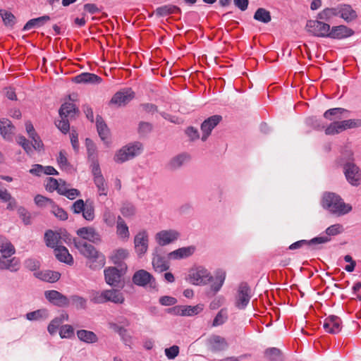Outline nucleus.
I'll use <instances>...</instances> for the list:
<instances>
[{"label": "nucleus", "mask_w": 361, "mask_h": 361, "mask_svg": "<svg viewBox=\"0 0 361 361\" xmlns=\"http://www.w3.org/2000/svg\"><path fill=\"white\" fill-rule=\"evenodd\" d=\"M322 205L331 214L342 216L352 210L349 204H345L341 197L334 192H326L323 196Z\"/></svg>", "instance_id": "1"}, {"label": "nucleus", "mask_w": 361, "mask_h": 361, "mask_svg": "<svg viewBox=\"0 0 361 361\" xmlns=\"http://www.w3.org/2000/svg\"><path fill=\"white\" fill-rule=\"evenodd\" d=\"M143 151L140 142L130 143L116 151L114 161L117 164H123L139 156Z\"/></svg>", "instance_id": "2"}, {"label": "nucleus", "mask_w": 361, "mask_h": 361, "mask_svg": "<svg viewBox=\"0 0 361 361\" xmlns=\"http://www.w3.org/2000/svg\"><path fill=\"white\" fill-rule=\"evenodd\" d=\"M252 298V290L246 282H241L236 290L235 296V307L238 310H245L250 303Z\"/></svg>", "instance_id": "3"}, {"label": "nucleus", "mask_w": 361, "mask_h": 361, "mask_svg": "<svg viewBox=\"0 0 361 361\" xmlns=\"http://www.w3.org/2000/svg\"><path fill=\"white\" fill-rule=\"evenodd\" d=\"M330 241V238L327 236H317L313 238L312 239L307 240H300L292 243L289 246L290 250H296L299 249L303 246H306L307 249L310 251L321 250L322 248V244L328 243Z\"/></svg>", "instance_id": "4"}, {"label": "nucleus", "mask_w": 361, "mask_h": 361, "mask_svg": "<svg viewBox=\"0 0 361 361\" xmlns=\"http://www.w3.org/2000/svg\"><path fill=\"white\" fill-rule=\"evenodd\" d=\"M188 279L190 283L196 286L206 285L209 282L213 281V277L210 275L209 271L202 267L190 269Z\"/></svg>", "instance_id": "5"}, {"label": "nucleus", "mask_w": 361, "mask_h": 361, "mask_svg": "<svg viewBox=\"0 0 361 361\" xmlns=\"http://www.w3.org/2000/svg\"><path fill=\"white\" fill-rule=\"evenodd\" d=\"M330 25L319 19L307 21L305 30L310 35L317 37H328Z\"/></svg>", "instance_id": "6"}, {"label": "nucleus", "mask_w": 361, "mask_h": 361, "mask_svg": "<svg viewBox=\"0 0 361 361\" xmlns=\"http://www.w3.org/2000/svg\"><path fill=\"white\" fill-rule=\"evenodd\" d=\"M44 297L50 303L59 307H66L70 305L69 298L55 290H46Z\"/></svg>", "instance_id": "7"}, {"label": "nucleus", "mask_w": 361, "mask_h": 361, "mask_svg": "<svg viewBox=\"0 0 361 361\" xmlns=\"http://www.w3.org/2000/svg\"><path fill=\"white\" fill-rule=\"evenodd\" d=\"M76 233L83 240H88L94 244L99 245L102 243V236L94 227H82L77 230Z\"/></svg>", "instance_id": "8"}, {"label": "nucleus", "mask_w": 361, "mask_h": 361, "mask_svg": "<svg viewBox=\"0 0 361 361\" xmlns=\"http://www.w3.org/2000/svg\"><path fill=\"white\" fill-rule=\"evenodd\" d=\"M134 97L135 93L130 88L123 89L114 94L110 103L117 106H126Z\"/></svg>", "instance_id": "9"}, {"label": "nucleus", "mask_w": 361, "mask_h": 361, "mask_svg": "<svg viewBox=\"0 0 361 361\" xmlns=\"http://www.w3.org/2000/svg\"><path fill=\"white\" fill-rule=\"evenodd\" d=\"M344 173L348 181L353 185L357 186L361 183V174L358 167L351 162H348L343 167Z\"/></svg>", "instance_id": "10"}, {"label": "nucleus", "mask_w": 361, "mask_h": 361, "mask_svg": "<svg viewBox=\"0 0 361 361\" xmlns=\"http://www.w3.org/2000/svg\"><path fill=\"white\" fill-rule=\"evenodd\" d=\"M179 236L176 230H162L155 235V240L160 246H165L176 241Z\"/></svg>", "instance_id": "11"}, {"label": "nucleus", "mask_w": 361, "mask_h": 361, "mask_svg": "<svg viewBox=\"0 0 361 361\" xmlns=\"http://www.w3.org/2000/svg\"><path fill=\"white\" fill-rule=\"evenodd\" d=\"M149 238L146 231H142L135 236V250L139 257L146 253L148 249Z\"/></svg>", "instance_id": "12"}, {"label": "nucleus", "mask_w": 361, "mask_h": 361, "mask_svg": "<svg viewBox=\"0 0 361 361\" xmlns=\"http://www.w3.org/2000/svg\"><path fill=\"white\" fill-rule=\"evenodd\" d=\"M222 116L220 115H214L203 121L201 124V130L202 132V140L206 141L210 135L212 130L221 121Z\"/></svg>", "instance_id": "13"}, {"label": "nucleus", "mask_w": 361, "mask_h": 361, "mask_svg": "<svg viewBox=\"0 0 361 361\" xmlns=\"http://www.w3.org/2000/svg\"><path fill=\"white\" fill-rule=\"evenodd\" d=\"M354 35V31L343 25L330 27L327 38L334 39H342Z\"/></svg>", "instance_id": "14"}, {"label": "nucleus", "mask_w": 361, "mask_h": 361, "mask_svg": "<svg viewBox=\"0 0 361 361\" xmlns=\"http://www.w3.org/2000/svg\"><path fill=\"white\" fill-rule=\"evenodd\" d=\"M191 156L187 152H183L173 157L166 164V169L174 171L180 169L183 165L189 162Z\"/></svg>", "instance_id": "15"}, {"label": "nucleus", "mask_w": 361, "mask_h": 361, "mask_svg": "<svg viewBox=\"0 0 361 361\" xmlns=\"http://www.w3.org/2000/svg\"><path fill=\"white\" fill-rule=\"evenodd\" d=\"M129 256V252L124 248H118L113 251L110 259L112 262L121 269V271H126L127 265L124 263V260Z\"/></svg>", "instance_id": "16"}, {"label": "nucleus", "mask_w": 361, "mask_h": 361, "mask_svg": "<svg viewBox=\"0 0 361 361\" xmlns=\"http://www.w3.org/2000/svg\"><path fill=\"white\" fill-rule=\"evenodd\" d=\"M337 16L343 19L345 22L350 23L357 18L356 11L351 5L346 4H338L336 6Z\"/></svg>", "instance_id": "17"}, {"label": "nucleus", "mask_w": 361, "mask_h": 361, "mask_svg": "<svg viewBox=\"0 0 361 361\" xmlns=\"http://www.w3.org/2000/svg\"><path fill=\"white\" fill-rule=\"evenodd\" d=\"M104 277L106 283L111 286H117L119 283L121 274H125L126 271H121L117 267H110L104 269Z\"/></svg>", "instance_id": "18"}, {"label": "nucleus", "mask_w": 361, "mask_h": 361, "mask_svg": "<svg viewBox=\"0 0 361 361\" xmlns=\"http://www.w3.org/2000/svg\"><path fill=\"white\" fill-rule=\"evenodd\" d=\"M341 319L335 315H330L326 317L323 324V327L329 334H338L341 331Z\"/></svg>", "instance_id": "19"}, {"label": "nucleus", "mask_w": 361, "mask_h": 361, "mask_svg": "<svg viewBox=\"0 0 361 361\" xmlns=\"http://www.w3.org/2000/svg\"><path fill=\"white\" fill-rule=\"evenodd\" d=\"M207 345L212 352L225 350L228 346L226 340L219 335H212L207 339Z\"/></svg>", "instance_id": "20"}, {"label": "nucleus", "mask_w": 361, "mask_h": 361, "mask_svg": "<svg viewBox=\"0 0 361 361\" xmlns=\"http://www.w3.org/2000/svg\"><path fill=\"white\" fill-rule=\"evenodd\" d=\"M75 247L87 259L93 257L99 251L92 245L85 241L74 239Z\"/></svg>", "instance_id": "21"}, {"label": "nucleus", "mask_w": 361, "mask_h": 361, "mask_svg": "<svg viewBox=\"0 0 361 361\" xmlns=\"http://www.w3.org/2000/svg\"><path fill=\"white\" fill-rule=\"evenodd\" d=\"M133 282L139 286H145L152 281H154L153 276L144 269L137 271L133 276Z\"/></svg>", "instance_id": "22"}, {"label": "nucleus", "mask_w": 361, "mask_h": 361, "mask_svg": "<svg viewBox=\"0 0 361 361\" xmlns=\"http://www.w3.org/2000/svg\"><path fill=\"white\" fill-rule=\"evenodd\" d=\"M34 276L43 281L55 283L59 280L61 274L59 271L45 270L35 271Z\"/></svg>", "instance_id": "23"}, {"label": "nucleus", "mask_w": 361, "mask_h": 361, "mask_svg": "<svg viewBox=\"0 0 361 361\" xmlns=\"http://www.w3.org/2000/svg\"><path fill=\"white\" fill-rule=\"evenodd\" d=\"M79 109L73 103L65 102L59 111L60 118H74L79 114Z\"/></svg>", "instance_id": "24"}, {"label": "nucleus", "mask_w": 361, "mask_h": 361, "mask_svg": "<svg viewBox=\"0 0 361 361\" xmlns=\"http://www.w3.org/2000/svg\"><path fill=\"white\" fill-rule=\"evenodd\" d=\"M54 254L59 261L68 265L73 264V258L65 246H56L54 249Z\"/></svg>", "instance_id": "25"}, {"label": "nucleus", "mask_w": 361, "mask_h": 361, "mask_svg": "<svg viewBox=\"0 0 361 361\" xmlns=\"http://www.w3.org/2000/svg\"><path fill=\"white\" fill-rule=\"evenodd\" d=\"M106 264V257L104 254L99 252L93 257L87 259V266L92 270L100 269Z\"/></svg>", "instance_id": "26"}, {"label": "nucleus", "mask_w": 361, "mask_h": 361, "mask_svg": "<svg viewBox=\"0 0 361 361\" xmlns=\"http://www.w3.org/2000/svg\"><path fill=\"white\" fill-rule=\"evenodd\" d=\"M75 83H91L98 84L101 82L102 78L96 74L90 73H82L76 75L73 79Z\"/></svg>", "instance_id": "27"}, {"label": "nucleus", "mask_w": 361, "mask_h": 361, "mask_svg": "<svg viewBox=\"0 0 361 361\" xmlns=\"http://www.w3.org/2000/svg\"><path fill=\"white\" fill-rule=\"evenodd\" d=\"M195 251V246L183 247L169 254V258L179 259L191 256Z\"/></svg>", "instance_id": "28"}, {"label": "nucleus", "mask_w": 361, "mask_h": 361, "mask_svg": "<svg viewBox=\"0 0 361 361\" xmlns=\"http://www.w3.org/2000/svg\"><path fill=\"white\" fill-rule=\"evenodd\" d=\"M349 111L343 108H333L328 109L324 114V117L328 120L332 121L341 119L343 117H347Z\"/></svg>", "instance_id": "29"}, {"label": "nucleus", "mask_w": 361, "mask_h": 361, "mask_svg": "<svg viewBox=\"0 0 361 361\" xmlns=\"http://www.w3.org/2000/svg\"><path fill=\"white\" fill-rule=\"evenodd\" d=\"M0 252L3 257H9L16 252V250L12 243L6 238L0 235Z\"/></svg>", "instance_id": "30"}, {"label": "nucleus", "mask_w": 361, "mask_h": 361, "mask_svg": "<svg viewBox=\"0 0 361 361\" xmlns=\"http://www.w3.org/2000/svg\"><path fill=\"white\" fill-rule=\"evenodd\" d=\"M15 127L7 118L0 120V133L4 139H10L13 133Z\"/></svg>", "instance_id": "31"}, {"label": "nucleus", "mask_w": 361, "mask_h": 361, "mask_svg": "<svg viewBox=\"0 0 361 361\" xmlns=\"http://www.w3.org/2000/svg\"><path fill=\"white\" fill-rule=\"evenodd\" d=\"M77 336L80 341L86 343H94L98 341L97 336L91 331L78 330L77 331Z\"/></svg>", "instance_id": "32"}, {"label": "nucleus", "mask_w": 361, "mask_h": 361, "mask_svg": "<svg viewBox=\"0 0 361 361\" xmlns=\"http://www.w3.org/2000/svg\"><path fill=\"white\" fill-rule=\"evenodd\" d=\"M96 126L99 136L102 140L105 142L108 138L109 130L102 117L99 115H97L96 117Z\"/></svg>", "instance_id": "33"}, {"label": "nucleus", "mask_w": 361, "mask_h": 361, "mask_svg": "<svg viewBox=\"0 0 361 361\" xmlns=\"http://www.w3.org/2000/svg\"><path fill=\"white\" fill-rule=\"evenodd\" d=\"M176 13H180V8L171 4L159 6L155 11V13L158 17H164Z\"/></svg>", "instance_id": "34"}, {"label": "nucleus", "mask_w": 361, "mask_h": 361, "mask_svg": "<svg viewBox=\"0 0 361 361\" xmlns=\"http://www.w3.org/2000/svg\"><path fill=\"white\" fill-rule=\"evenodd\" d=\"M49 20L50 17L49 16H43L39 18H32L25 23L23 28V30L26 31L31 30L34 27H41Z\"/></svg>", "instance_id": "35"}, {"label": "nucleus", "mask_w": 361, "mask_h": 361, "mask_svg": "<svg viewBox=\"0 0 361 361\" xmlns=\"http://www.w3.org/2000/svg\"><path fill=\"white\" fill-rule=\"evenodd\" d=\"M106 302H112L116 304H122L124 302L123 294L117 290H106Z\"/></svg>", "instance_id": "36"}, {"label": "nucleus", "mask_w": 361, "mask_h": 361, "mask_svg": "<svg viewBox=\"0 0 361 361\" xmlns=\"http://www.w3.org/2000/svg\"><path fill=\"white\" fill-rule=\"evenodd\" d=\"M44 239L48 247L55 249L56 246H59L58 244L61 236L59 233L49 230L44 234Z\"/></svg>", "instance_id": "37"}, {"label": "nucleus", "mask_w": 361, "mask_h": 361, "mask_svg": "<svg viewBox=\"0 0 361 361\" xmlns=\"http://www.w3.org/2000/svg\"><path fill=\"white\" fill-rule=\"evenodd\" d=\"M0 16L6 27L11 28L14 27L16 23V18L11 12L5 9H0Z\"/></svg>", "instance_id": "38"}, {"label": "nucleus", "mask_w": 361, "mask_h": 361, "mask_svg": "<svg viewBox=\"0 0 361 361\" xmlns=\"http://www.w3.org/2000/svg\"><path fill=\"white\" fill-rule=\"evenodd\" d=\"M152 265L156 271L163 272L169 268V263L164 259V257L157 255L152 259Z\"/></svg>", "instance_id": "39"}, {"label": "nucleus", "mask_w": 361, "mask_h": 361, "mask_svg": "<svg viewBox=\"0 0 361 361\" xmlns=\"http://www.w3.org/2000/svg\"><path fill=\"white\" fill-rule=\"evenodd\" d=\"M334 16H337L336 7L326 8L317 14V18L323 22H326L330 21Z\"/></svg>", "instance_id": "40"}, {"label": "nucleus", "mask_w": 361, "mask_h": 361, "mask_svg": "<svg viewBox=\"0 0 361 361\" xmlns=\"http://www.w3.org/2000/svg\"><path fill=\"white\" fill-rule=\"evenodd\" d=\"M183 317H192L198 314L203 310L204 305L202 304H197L195 306L182 305Z\"/></svg>", "instance_id": "41"}, {"label": "nucleus", "mask_w": 361, "mask_h": 361, "mask_svg": "<svg viewBox=\"0 0 361 361\" xmlns=\"http://www.w3.org/2000/svg\"><path fill=\"white\" fill-rule=\"evenodd\" d=\"M254 19L264 23H268L271 20V16L269 11L264 8H259L254 14Z\"/></svg>", "instance_id": "42"}, {"label": "nucleus", "mask_w": 361, "mask_h": 361, "mask_svg": "<svg viewBox=\"0 0 361 361\" xmlns=\"http://www.w3.org/2000/svg\"><path fill=\"white\" fill-rule=\"evenodd\" d=\"M116 234L121 238H128L130 235L128 227L121 216L118 217Z\"/></svg>", "instance_id": "43"}, {"label": "nucleus", "mask_w": 361, "mask_h": 361, "mask_svg": "<svg viewBox=\"0 0 361 361\" xmlns=\"http://www.w3.org/2000/svg\"><path fill=\"white\" fill-rule=\"evenodd\" d=\"M48 317L49 312L45 309L37 310L26 314V318L30 321L46 319Z\"/></svg>", "instance_id": "44"}, {"label": "nucleus", "mask_w": 361, "mask_h": 361, "mask_svg": "<svg viewBox=\"0 0 361 361\" xmlns=\"http://www.w3.org/2000/svg\"><path fill=\"white\" fill-rule=\"evenodd\" d=\"M226 279V273L219 271L216 274L214 281L211 285V289L214 293H216L221 288Z\"/></svg>", "instance_id": "45"}, {"label": "nucleus", "mask_w": 361, "mask_h": 361, "mask_svg": "<svg viewBox=\"0 0 361 361\" xmlns=\"http://www.w3.org/2000/svg\"><path fill=\"white\" fill-rule=\"evenodd\" d=\"M85 145L87 151L88 159L90 161L97 159V148L93 141L90 138H86Z\"/></svg>", "instance_id": "46"}, {"label": "nucleus", "mask_w": 361, "mask_h": 361, "mask_svg": "<svg viewBox=\"0 0 361 361\" xmlns=\"http://www.w3.org/2000/svg\"><path fill=\"white\" fill-rule=\"evenodd\" d=\"M70 302L77 310H85L87 307V300L78 295H73L69 298Z\"/></svg>", "instance_id": "47"}, {"label": "nucleus", "mask_w": 361, "mask_h": 361, "mask_svg": "<svg viewBox=\"0 0 361 361\" xmlns=\"http://www.w3.org/2000/svg\"><path fill=\"white\" fill-rule=\"evenodd\" d=\"M341 131L361 126V119H348L339 121Z\"/></svg>", "instance_id": "48"}, {"label": "nucleus", "mask_w": 361, "mask_h": 361, "mask_svg": "<svg viewBox=\"0 0 361 361\" xmlns=\"http://www.w3.org/2000/svg\"><path fill=\"white\" fill-rule=\"evenodd\" d=\"M265 357L270 361H280L281 352L279 348H269L264 351Z\"/></svg>", "instance_id": "49"}, {"label": "nucleus", "mask_w": 361, "mask_h": 361, "mask_svg": "<svg viewBox=\"0 0 361 361\" xmlns=\"http://www.w3.org/2000/svg\"><path fill=\"white\" fill-rule=\"evenodd\" d=\"M51 212L59 219L61 221H65L68 219V214L67 212L62 209L61 207H59L57 206L54 202L51 206Z\"/></svg>", "instance_id": "50"}, {"label": "nucleus", "mask_w": 361, "mask_h": 361, "mask_svg": "<svg viewBox=\"0 0 361 361\" xmlns=\"http://www.w3.org/2000/svg\"><path fill=\"white\" fill-rule=\"evenodd\" d=\"M228 319L227 311L226 309H221L216 315L213 320L212 326H218L224 324Z\"/></svg>", "instance_id": "51"}, {"label": "nucleus", "mask_w": 361, "mask_h": 361, "mask_svg": "<svg viewBox=\"0 0 361 361\" xmlns=\"http://www.w3.org/2000/svg\"><path fill=\"white\" fill-rule=\"evenodd\" d=\"M106 290L102 292L94 291L90 295V301L95 304L106 302Z\"/></svg>", "instance_id": "52"}, {"label": "nucleus", "mask_w": 361, "mask_h": 361, "mask_svg": "<svg viewBox=\"0 0 361 361\" xmlns=\"http://www.w3.org/2000/svg\"><path fill=\"white\" fill-rule=\"evenodd\" d=\"M94 182L98 189L99 195H106L108 192V188L106 186L104 178L99 177L97 179H94Z\"/></svg>", "instance_id": "53"}, {"label": "nucleus", "mask_w": 361, "mask_h": 361, "mask_svg": "<svg viewBox=\"0 0 361 361\" xmlns=\"http://www.w3.org/2000/svg\"><path fill=\"white\" fill-rule=\"evenodd\" d=\"M16 142L23 148L27 154H31L32 153L31 144L24 136H18L16 137Z\"/></svg>", "instance_id": "54"}, {"label": "nucleus", "mask_w": 361, "mask_h": 361, "mask_svg": "<svg viewBox=\"0 0 361 361\" xmlns=\"http://www.w3.org/2000/svg\"><path fill=\"white\" fill-rule=\"evenodd\" d=\"M59 335L62 338H71L74 335V329L71 325H63L60 328Z\"/></svg>", "instance_id": "55"}, {"label": "nucleus", "mask_w": 361, "mask_h": 361, "mask_svg": "<svg viewBox=\"0 0 361 361\" xmlns=\"http://www.w3.org/2000/svg\"><path fill=\"white\" fill-rule=\"evenodd\" d=\"M24 266L26 269L32 271H38L40 267V262L36 259L29 258L24 262Z\"/></svg>", "instance_id": "56"}, {"label": "nucleus", "mask_w": 361, "mask_h": 361, "mask_svg": "<svg viewBox=\"0 0 361 361\" xmlns=\"http://www.w3.org/2000/svg\"><path fill=\"white\" fill-rule=\"evenodd\" d=\"M121 212L125 217H130L135 214V207L130 203H125L121 209Z\"/></svg>", "instance_id": "57"}, {"label": "nucleus", "mask_w": 361, "mask_h": 361, "mask_svg": "<svg viewBox=\"0 0 361 361\" xmlns=\"http://www.w3.org/2000/svg\"><path fill=\"white\" fill-rule=\"evenodd\" d=\"M35 202L39 207L51 206L54 201L41 195H37L35 197Z\"/></svg>", "instance_id": "58"}, {"label": "nucleus", "mask_w": 361, "mask_h": 361, "mask_svg": "<svg viewBox=\"0 0 361 361\" xmlns=\"http://www.w3.org/2000/svg\"><path fill=\"white\" fill-rule=\"evenodd\" d=\"M341 132L342 131L339 121L331 123L325 130V133L326 135H335Z\"/></svg>", "instance_id": "59"}, {"label": "nucleus", "mask_w": 361, "mask_h": 361, "mask_svg": "<svg viewBox=\"0 0 361 361\" xmlns=\"http://www.w3.org/2000/svg\"><path fill=\"white\" fill-rule=\"evenodd\" d=\"M343 231V228H342V226L341 224H334V225H331V226L328 227L326 229V235L325 236H327L329 237L330 239L331 238L329 236L331 235H336L339 233H341Z\"/></svg>", "instance_id": "60"}, {"label": "nucleus", "mask_w": 361, "mask_h": 361, "mask_svg": "<svg viewBox=\"0 0 361 361\" xmlns=\"http://www.w3.org/2000/svg\"><path fill=\"white\" fill-rule=\"evenodd\" d=\"M57 162L60 168L62 169H66L69 166L65 151L61 150L59 152V157H57Z\"/></svg>", "instance_id": "61"}, {"label": "nucleus", "mask_w": 361, "mask_h": 361, "mask_svg": "<svg viewBox=\"0 0 361 361\" xmlns=\"http://www.w3.org/2000/svg\"><path fill=\"white\" fill-rule=\"evenodd\" d=\"M69 118H61V120L56 123L57 128L63 133H67L70 129Z\"/></svg>", "instance_id": "62"}, {"label": "nucleus", "mask_w": 361, "mask_h": 361, "mask_svg": "<svg viewBox=\"0 0 361 361\" xmlns=\"http://www.w3.org/2000/svg\"><path fill=\"white\" fill-rule=\"evenodd\" d=\"M165 355L169 360H173L179 354V347L178 345H172L170 348H166Z\"/></svg>", "instance_id": "63"}, {"label": "nucleus", "mask_w": 361, "mask_h": 361, "mask_svg": "<svg viewBox=\"0 0 361 361\" xmlns=\"http://www.w3.org/2000/svg\"><path fill=\"white\" fill-rule=\"evenodd\" d=\"M82 216L87 221H92L94 219V209L92 205L86 204V207L82 212Z\"/></svg>", "instance_id": "64"}]
</instances>
